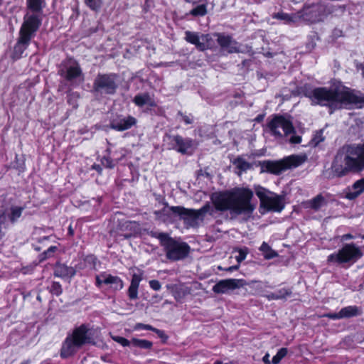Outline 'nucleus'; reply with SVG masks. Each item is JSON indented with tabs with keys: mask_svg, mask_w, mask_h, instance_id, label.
Instances as JSON below:
<instances>
[{
	"mask_svg": "<svg viewBox=\"0 0 364 364\" xmlns=\"http://www.w3.org/2000/svg\"><path fill=\"white\" fill-rule=\"evenodd\" d=\"M312 104L334 108L364 106V96L346 87L341 82H334L329 88L317 87L306 92Z\"/></svg>",
	"mask_w": 364,
	"mask_h": 364,
	"instance_id": "f257e3e1",
	"label": "nucleus"
},
{
	"mask_svg": "<svg viewBox=\"0 0 364 364\" xmlns=\"http://www.w3.org/2000/svg\"><path fill=\"white\" fill-rule=\"evenodd\" d=\"M253 191L247 188H236L229 191L215 193L212 201L218 210H229L235 215L252 213L255 205L251 203Z\"/></svg>",
	"mask_w": 364,
	"mask_h": 364,
	"instance_id": "f03ea898",
	"label": "nucleus"
},
{
	"mask_svg": "<svg viewBox=\"0 0 364 364\" xmlns=\"http://www.w3.org/2000/svg\"><path fill=\"white\" fill-rule=\"evenodd\" d=\"M330 169L332 176L338 178L364 171V143L360 145H346L340 148Z\"/></svg>",
	"mask_w": 364,
	"mask_h": 364,
	"instance_id": "7ed1b4c3",
	"label": "nucleus"
},
{
	"mask_svg": "<svg viewBox=\"0 0 364 364\" xmlns=\"http://www.w3.org/2000/svg\"><path fill=\"white\" fill-rule=\"evenodd\" d=\"M45 6V0H26V12L14 48L16 52L22 53L36 36L42 23Z\"/></svg>",
	"mask_w": 364,
	"mask_h": 364,
	"instance_id": "20e7f679",
	"label": "nucleus"
},
{
	"mask_svg": "<svg viewBox=\"0 0 364 364\" xmlns=\"http://www.w3.org/2000/svg\"><path fill=\"white\" fill-rule=\"evenodd\" d=\"M89 329L85 325L76 328L71 335H69L63 343L60 356L67 358L73 356L84 345L90 343L92 339L88 335Z\"/></svg>",
	"mask_w": 364,
	"mask_h": 364,
	"instance_id": "39448f33",
	"label": "nucleus"
},
{
	"mask_svg": "<svg viewBox=\"0 0 364 364\" xmlns=\"http://www.w3.org/2000/svg\"><path fill=\"white\" fill-rule=\"evenodd\" d=\"M256 196L260 201V212L280 213L285 207V198L284 196L278 195L268 189L259 186H254Z\"/></svg>",
	"mask_w": 364,
	"mask_h": 364,
	"instance_id": "423d86ee",
	"label": "nucleus"
},
{
	"mask_svg": "<svg viewBox=\"0 0 364 364\" xmlns=\"http://www.w3.org/2000/svg\"><path fill=\"white\" fill-rule=\"evenodd\" d=\"M271 134L277 139L284 138L291 144H296L301 141V137L295 134L291 122L282 116L274 117L268 124Z\"/></svg>",
	"mask_w": 364,
	"mask_h": 364,
	"instance_id": "0eeeda50",
	"label": "nucleus"
},
{
	"mask_svg": "<svg viewBox=\"0 0 364 364\" xmlns=\"http://www.w3.org/2000/svg\"><path fill=\"white\" fill-rule=\"evenodd\" d=\"M209 209L210 205L206 204L198 210L187 209L181 206H172L165 209L164 211L175 216H178L186 225L194 227L203 221L205 215L208 212Z\"/></svg>",
	"mask_w": 364,
	"mask_h": 364,
	"instance_id": "6e6552de",
	"label": "nucleus"
},
{
	"mask_svg": "<svg viewBox=\"0 0 364 364\" xmlns=\"http://www.w3.org/2000/svg\"><path fill=\"white\" fill-rule=\"evenodd\" d=\"M159 239L164 246L166 257L171 260L183 259L189 252L190 247L185 242H177L171 238L167 234L160 233Z\"/></svg>",
	"mask_w": 364,
	"mask_h": 364,
	"instance_id": "1a4fd4ad",
	"label": "nucleus"
},
{
	"mask_svg": "<svg viewBox=\"0 0 364 364\" xmlns=\"http://www.w3.org/2000/svg\"><path fill=\"white\" fill-rule=\"evenodd\" d=\"M362 255L363 253L358 247L353 244H347L338 252L328 255L327 260L328 262L338 264L355 262Z\"/></svg>",
	"mask_w": 364,
	"mask_h": 364,
	"instance_id": "9d476101",
	"label": "nucleus"
},
{
	"mask_svg": "<svg viewBox=\"0 0 364 364\" xmlns=\"http://www.w3.org/2000/svg\"><path fill=\"white\" fill-rule=\"evenodd\" d=\"M306 160L305 155H291L277 161H267L265 168L267 171L279 174L282 171L301 165Z\"/></svg>",
	"mask_w": 364,
	"mask_h": 364,
	"instance_id": "9b49d317",
	"label": "nucleus"
},
{
	"mask_svg": "<svg viewBox=\"0 0 364 364\" xmlns=\"http://www.w3.org/2000/svg\"><path fill=\"white\" fill-rule=\"evenodd\" d=\"M300 21L316 23L323 21L327 15L326 7L322 4L305 6L302 11L298 12Z\"/></svg>",
	"mask_w": 364,
	"mask_h": 364,
	"instance_id": "f8f14e48",
	"label": "nucleus"
},
{
	"mask_svg": "<svg viewBox=\"0 0 364 364\" xmlns=\"http://www.w3.org/2000/svg\"><path fill=\"white\" fill-rule=\"evenodd\" d=\"M59 73L68 81H73L82 77V72L79 63L71 58L62 63Z\"/></svg>",
	"mask_w": 364,
	"mask_h": 364,
	"instance_id": "ddd939ff",
	"label": "nucleus"
},
{
	"mask_svg": "<svg viewBox=\"0 0 364 364\" xmlns=\"http://www.w3.org/2000/svg\"><path fill=\"white\" fill-rule=\"evenodd\" d=\"M93 88L97 92L113 94L117 88L115 75H98L95 80Z\"/></svg>",
	"mask_w": 364,
	"mask_h": 364,
	"instance_id": "4468645a",
	"label": "nucleus"
},
{
	"mask_svg": "<svg viewBox=\"0 0 364 364\" xmlns=\"http://www.w3.org/2000/svg\"><path fill=\"white\" fill-rule=\"evenodd\" d=\"M247 284L242 279H228L218 282L213 287V291L217 294H226L230 291L239 289Z\"/></svg>",
	"mask_w": 364,
	"mask_h": 364,
	"instance_id": "2eb2a0df",
	"label": "nucleus"
},
{
	"mask_svg": "<svg viewBox=\"0 0 364 364\" xmlns=\"http://www.w3.org/2000/svg\"><path fill=\"white\" fill-rule=\"evenodd\" d=\"M217 41L224 51L230 53L242 52L240 46L229 36L215 34Z\"/></svg>",
	"mask_w": 364,
	"mask_h": 364,
	"instance_id": "dca6fc26",
	"label": "nucleus"
},
{
	"mask_svg": "<svg viewBox=\"0 0 364 364\" xmlns=\"http://www.w3.org/2000/svg\"><path fill=\"white\" fill-rule=\"evenodd\" d=\"M136 122L134 117H117L113 119L110 122V127L113 129L122 132L129 129Z\"/></svg>",
	"mask_w": 364,
	"mask_h": 364,
	"instance_id": "f3484780",
	"label": "nucleus"
},
{
	"mask_svg": "<svg viewBox=\"0 0 364 364\" xmlns=\"http://www.w3.org/2000/svg\"><path fill=\"white\" fill-rule=\"evenodd\" d=\"M173 141L177 146V151L182 154H191L196 147V144L191 139L176 136Z\"/></svg>",
	"mask_w": 364,
	"mask_h": 364,
	"instance_id": "a211bd4d",
	"label": "nucleus"
},
{
	"mask_svg": "<svg viewBox=\"0 0 364 364\" xmlns=\"http://www.w3.org/2000/svg\"><path fill=\"white\" fill-rule=\"evenodd\" d=\"M359 309L355 306H348L343 308L338 313H330L324 314L323 316L331 319L337 320L344 318H350L358 314Z\"/></svg>",
	"mask_w": 364,
	"mask_h": 364,
	"instance_id": "6ab92c4d",
	"label": "nucleus"
},
{
	"mask_svg": "<svg viewBox=\"0 0 364 364\" xmlns=\"http://www.w3.org/2000/svg\"><path fill=\"white\" fill-rule=\"evenodd\" d=\"M185 39L190 43L193 44L200 50H204V43H203L207 37L198 35V33L191 31H186Z\"/></svg>",
	"mask_w": 364,
	"mask_h": 364,
	"instance_id": "aec40b11",
	"label": "nucleus"
},
{
	"mask_svg": "<svg viewBox=\"0 0 364 364\" xmlns=\"http://www.w3.org/2000/svg\"><path fill=\"white\" fill-rule=\"evenodd\" d=\"M75 274V270L72 267L64 264L57 263L54 267V275L58 277H72Z\"/></svg>",
	"mask_w": 364,
	"mask_h": 364,
	"instance_id": "412c9836",
	"label": "nucleus"
},
{
	"mask_svg": "<svg viewBox=\"0 0 364 364\" xmlns=\"http://www.w3.org/2000/svg\"><path fill=\"white\" fill-rule=\"evenodd\" d=\"M364 191V178H361L353 183L351 188L346 193V198L350 200L355 199Z\"/></svg>",
	"mask_w": 364,
	"mask_h": 364,
	"instance_id": "4be33fe9",
	"label": "nucleus"
},
{
	"mask_svg": "<svg viewBox=\"0 0 364 364\" xmlns=\"http://www.w3.org/2000/svg\"><path fill=\"white\" fill-rule=\"evenodd\" d=\"M273 18L283 21L285 23H296L300 22L299 13L289 14L284 12H278L273 16Z\"/></svg>",
	"mask_w": 364,
	"mask_h": 364,
	"instance_id": "5701e85b",
	"label": "nucleus"
},
{
	"mask_svg": "<svg viewBox=\"0 0 364 364\" xmlns=\"http://www.w3.org/2000/svg\"><path fill=\"white\" fill-rule=\"evenodd\" d=\"M103 282L104 284L110 285L114 290H119L123 287L122 281L117 276L107 274L106 279Z\"/></svg>",
	"mask_w": 364,
	"mask_h": 364,
	"instance_id": "b1692460",
	"label": "nucleus"
},
{
	"mask_svg": "<svg viewBox=\"0 0 364 364\" xmlns=\"http://www.w3.org/2000/svg\"><path fill=\"white\" fill-rule=\"evenodd\" d=\"M291 294V291L289 289L286 288H282L274 293H270L269 294L262 295V296L266 297L269 301L271 300H278L286 298L287 296Z\"/></svg>",
	"mask_w": 364,
	"mask_h": 364,
	"instance_id": "393cba45",
	"label": "nucleus"
},
{
	"mask_svg": "<svg viewBox=\"0 0 364 364\" xmlns=\"http://www.w3.org/2000/svg\"><path fill=\"white\" fill-rule=\"evenodd\" d=\"M259 250L263 253L264 258L268 259L277 256V253L265 242H262L259 247Z\"/></svg>",
	"mask_w": 364,
	"mask_h": 364,
	"instance_id": "a878e982",
	"label": "nucleus"
},
{
	"mask_svg": "<svg viewBox=\"0 0 364 364\" xmlns=\"http://www.w3.org/2000/svg\"><path fill=\"white\" fill-rule=\"evenodd\" d=\"M138 106L148 105L150 107L155 106L154 100L149 95H138Z\"/></svg>",
	"mask_w": 364,
	"mask_h": 364,
	"instance_id": "bb28decb",
	"label": "nucleus"
},
{
	"mask_svg": "<svg viewBox=\"0 0 364 364\" xmlns=\"http://www.w3.org/2000/svg\"><path fill=\"white\" fill-rule=\"evenodd\" d=\"M234 165L239 169L238 174H241L242 171H245L250 168V165L248 162L241 158H237L234 161Z\"/></svg>",
	"mask_w": 364,
	"mask_h": 364,
	"instance_id": "cd10ccee",
	"label": "nucleus"
},
{
	"mask_svg": "<svg viewBox=\"0 0 364 364\" xmlns=\"http://www.w3.org/2000/svg\"><path fill=\"white\" fill-rule=\"evenodd\" d=\"M311 207L314 210H318L326 204L324 198L318 195L310 201Z\"/></svg>",
	"mask_w": 364,
	"mask_h": 364,
	"instance_id": "c85d7f7f",
	"label": "nucleus"
},
{
	"mask_svg": "<svg viewBox=\"0 0 364 364\" xmlns=\"http://www.w3.org/2000/svg\"><path fill=\"white\" fill-rule=\"evenodd\" d=\"M250 287L254 290L253 294H261L262 296L263 294L262 292L264 291V288L267 287V285H264L262 282H256V281H252L250 283L248 284Z\"/></svg>",
	"mask_w": 364,
	"mask_h": 364,
	"instance_id": "c756f323",
	"label": "nucleus"
},
{
	"mask_svg": "<svg viewBox=\"0 0 364 364\" xmlns=\"http://www.w3.org/2000/svg\"><path fill=\"white\" fill-rule=\"evenodd\" d=\"M206 13L207 8L206 5L204 4L196 6L190 11V14L195 16H205Z\"/></svg>",
	"mask_w": 364,
	"mask_h": 364,
	"instance_id": "7c9ffc66",
	"label": "nucleus"
},
{
	"mask_svg": "<svg viewBox=\"0 0 364 364\" xmlns=\"http://www.w3.org/2000/svg\"><path fill=\"white\" fill-rule=\"evenodd\" d=\"M287 353L288 350L286 348L279 349L277 354L272 358V363L278 364L281 360L287 355Z\"/></svg>",
	"mask_w": 364,
	"mask_h": 364,
	"instance_id": "2f4dec72",
	"label": "nucleus"
},
{
	"mask_svg": "<svg viewBox=\"0 0 364 364\" xmlns=\"http://www.w3.org/2000/svg\"><path fill=\"white\" fill-rule=\"evenodd\" d=\"M129 296L130 299L136 298V274H134L132 279V284L129 289Z\"/></svg>",
	"mask_w": 364,
	"mask_h": 364,
	"instance_id": "473e14b6",
	"label": "nucleus"
},
{
	"mask_svg": "<svg viewBox=\"0 0 364 364\" xmlns=\"http://www.w3.org/2000/svg\"><path fill=\"white\" fill-rule=\"evenodd\" d=\"M11 210V212L9 218L12 223H14L21 215L23 208L20 207H14Z\"/></svg>",
	"mask_w": 364,
	"mask_h": 364,
	"instance_id": "72a5a7b5",
	"label": "nucleus"
},
{
	"mask_svg": "<svg viewBox=\"0 0 364 364\" xmlns=\"http://www.w3.org/2000/svg\"><path fill=\"white\" fill-rule=\"evenodd\" d=\"M85 4L92 10H97L102 5V0H85Z\"/></svg>",
	"mask_w": 364,
	"mask_h": 364,
	"instance_id": "f704fd0d",
	"label": "nucleus"
},
{
	"mask_svg": "<svg viewBox=\"0 0 364 364\" xmlns=\"http://www.w3.org/2000/svg\"><path fill=\"white\" fill-rule=\"evenodd\" d=\"M237 252V255L235 256V259L238 263H240L246 258L248 251L247 248H243L240 249Z\"/></svg>",
	"mask_w": 364,
	"mask_h": 364,
	"instance_id": "c9c22d12",
	"label": "nucleus"
},
{
	"mask_svg": "<svg viewBox=\"0 0 364 364\" xmlns=\"http://www.w3.org/2000/svg\"><path fill=\"white\" fill-rule=\"evenodd\" d=\"M202 36L207 37L206 39L203 42L204 43V46H205L204 48V50L206 49L211 48L214 46V41L212 38V36L209 34H202Z\"/></svg>",
	"mask_w": 364,
	"mask_h": 364,
	"instance_id": "e433bc0d",
	"label": "nucleus"
},
{
	"mask_svg": "<svg viewBox=\"0 0 364 364\" xmlns=\"http://www.w3.org/2000/svg\"><path fill=\"white\" fill-rule=\"evenodd\" d=\"M50 291L55 295H60L62 293L61 285L58 282H53L51 286Z\"/></svg>",
	"mask_w": 364,
	"mask_h": 364,
	"instance_id": "4c0bfd02",
	"label": "nucleus"
},
{
	"mask_svg": "<svg viewBox=\"0 0 364 364\" xmlns=\"http://www.w3.org/2000/svg\"><path fill=\"white\" fill-rule=\"evenodd\" d=\"M152 346V343L146 340L138 339V348H150Z\"/></svg>",
	"mask_w": 364,
	"mask_h": 364,
	"instance_id": "58836bf2",
	"label": "nucleus"
},
{
	"mask_svg": "<svg viewBox=\"0 0 364 364\" xmlns=\"http://www.w3.org/2000/svg\"><path fill=\"white\" fill-rule=\"evenodd\" d=\"M112 338L114 341H115L116 342L119 343V344H121L122 346H127L129 345V342L127 339L123 338V337H121V336H112Z\"/></svg>",
	"mask_w": 364,
	"mask_h": 364,
	"instance_id": "ea45409f",
	"label": "nucleus"
},
{
	"mask_svg": "<svg viewBox=\"0 0 364 364\" xmlns=\"http://www.w3.org/2000/svg\"><path fill=\"white\" fill-rule=\"evenodd\" d=\"M149 285H150L151 288L155 291H158L161 289V284L157 280L149 281Z\"/></svg>",
	"mask_w": 364,
	"mask_h": 364,
	"instance_id": "a19ab883",
	"label": "nucleus"
},
{
	"mask_svg": "<svg viewBox=\"0 0 364 364\" xmlns=\"http://www.w3.org/2000/svg\"><path fill=\"white\" fill-rule=\"evenodd\" d=\"M102 164L108 168H112L114 166V164L112 161L109 157H104L102 160Z\"/></svg>",
	"mask_w": 364,
	"mask_h": 364,
	"instance_id": "79ce46f5",
	"label": "nucleus"
},
{
	"mask_svg": "<svg viewBox=\"0 0 364 364\" xmlns=\"http://www.w3.org/2000/svg\"><path fill=\"white\" fill-rule=\"evenodd\" d=\"M107 274H101L96 277V284L97 286H100L102 284H104L103 280L106 279Z\"/></svg>",
	"mask_w": 364,
	"mask_h": 364,
	"instance_id": "37998d69",
	"label": "nucleus"
},
{
	"mask_svg": "<svg viewBox=\"0 0 364 364\" xmlns=\"http://www.w3.org/2000/svg\"><path fill=\"white\" fill-rule=\"evenodd\" d=\"M181 120L184 122L186 124H189L193 122V117L191 115H183L181 114Z\"/></svg>",
	"mask_w": 364,
	"mask_h": 364,
	"instance_id": "c03bdc74",
	"label": "nucleus"
},
{
	"mask_svg": "<svg viewBox=\"0 0 364 364\" xmlns=\"http://www.w3.org/2000/svg\"><path fill=\"white\" fill-rule=\"evenodd\" d=\"M154 332H156L159 337L163 340H166L168 338V336L165 334L164 331L161 330L156 328L154 329Z\"/></svg>",
	"mask_w": 364,
	"mask_h": 364,
	"instance_id": "a18cd8bd",
	"label": "nucleus"
},
{
	"mask_svg": "<svg viewBox=\"0 0 364 364\" xmlns=\"http://www.w3.org/2000/svg\"><path fill=\"white\" fill-rule=\"evenodd\" d=\"M140 329L151 330V331H154V329H156V328H153L152 326H151L149 325L138 323V330H140Z\"/></svg>",
	"mask_w": 364,
	"mask_h": 364,
	"instance_id": "49530a36",
	"label": "nucleus"
},
{
	"mask_svg": "<svg viewBox=\"0 0 364 364\" xmlns=\"http://www.w3.org/2000/svg\"><path fill=\"white\" fill-rule=\"evenodd\" d=\"M57 250V247L55 246H51L49 247L46 251L43 252V255H45V258L49 256L51 253H53Z\"/></svg>",
	"mask_w": 364,
	"mask_h": 364,
	"instance_id": "de8ad7c7",
	"label": "nucleus"
},
{
	"mask_svg": "<svg viewBox=\"0 0 364 364\" xmlns=\"http://www.w3.org/2000/svg\"><path fill=\"white\" fill-rule=\"evenodd\" d=\"M314 141L315 142L316 144H319L321 141H322L323 140V139L321 137V134H316L314 138Z\"/></svg>",
	"mask_w": 364,
	"mask_h": 364,
	"instance_id": "09e8293b",
	"label": "nucleus"
},
{
	"mask_svg": "<svg viewBox=\"0 0 364 364\" xmlns=\"http://www.w3.org/2000/svg\"><path fill=\"white\" fill-rule=\"evenodd\" d=\"M262 360L265 364H271V362L269 360V354L266 353L265 355L263 357Z\"/></svg>",
	"mask_w": 364,
	"mask_h": 364,
	"instance_id": "8fccbe9b",
	"label": "nucleus"
},
{
	"mask_svg": "<svg viewBox=\"0 0 364 364\" xmlns=\"http://www.w3.org/2000/svg\"><path fill=\"white\" fill-rule=\"evenodd\" d=\"M353 236L350 234H346L343 235V240H349L352 239Z\"/></svg>",
	"mask_w": 364,
	"mask_h": 364,
	"instance_id": "3c124183",
	"label": "nucleus"
},
{
	"mask_svg": "<svg viewBox=\"0 0 364 364\" xmlns=\"http://www.w3.org/2000/svg\"><path fill=\"white\" fill-rule=\"evenodd\" d=\"M69 230V234L70 235H73L74 234V231H73V230L71 226L69 227V230Z\"/></svg>",
	"mask_w": 364,
	"mask_h": 364,
	"instance_id": "603ef678",
	"label": "nucleus"
},
{
	"mask_svg": "<svg viewBox=\"0 0 364 364\" xmlns=\"http://www.w3.org/2000/svg\"><path fill=\"white\" fill-rule=\"evenodd\" d=\"M360 69L362 70L363 76L364 77V63L360 65Z\"/></svg>",
	"mask_w": 364,
	"mask_h": 364,
	"instance_id": "864d4df0",
	"label": "nucleus"
},
{
	"mask_svg": "<svg viewBox=\"0 0 364 364\" xmlns=\"http://www.w3.org/2000/svg\"><path fill=\"white\" fill-rule=\"evenodd\" d=\"M237 268H238V266L231 267L229 268V270L237 269Z\"/></svg>",
	"mask_w": 364,
	"mask_h": 364,
	"instance_id": "5fc2aeb1",
	"label": "nucleus"
},
{
	"mask_svg": "<svg viewBox=\"0 0 364 364\" xmlns=\"http://www.w3.org/2000/svg\"><path fill=\"white\" fill-rule=\"evenodd\" d=\"M127 223V226L129 225H135V223H132V222H128Z\"/></svg>",
	"mask_w": 364,
	"mask_h": 364,
	"instance_id": "6e6d98bb",
	"label": "nucleus"
},
{
	"mask_svg": "<svg viewBox=\"0 0 364 364\" xmlns=\"http://www.w3.org/2000/svg\"><path fill=\"white\" fill-rule=\"evenodd\" d=\"M133 102L136 104V97H134L133 99Z\"/></svg>",
	"mask_w": 364,
	"mask_h": 364,
	"instance_id": "4d7b16f0",
	"label": "nucleus"
}]
</instances>
